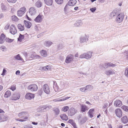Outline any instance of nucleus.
<instances>
[{"instance_id": "nucleus-43", "label": "nucleus", "mask_w": 128, "mask_h": 128, "mask_svg": "<svg viewBox=\"0 0 128 128\" xmlns=\"http://www.w3.org/2000/svg\"><path fill=\"white\" fill-rule=\"evenodd\" d=\"M12 20L16 22L18 21V18L15 16H12Z\"/></svg>"}, {"instance_id": "nucleus-26", "label": "nucleus", "mask_w": 128, "mask_h": 128, "mask_svg": "<svg viewBox=\"0 0 128 128\" xmlns=\"http://www.w3.org/2000/svg\"><path fill=\"white\" fill-rule=\"evenodd\" d=\"M94 109H91L89 110L88 112L89 117L91 118L93 117L94 116Z\"/></svg>"}, {"instance_id": "nucleus-47", "label": "nucleus", "mask_w": 128, "mask_h": 128, "mask_svg": "<svg viewBox=\"0 0 128 128\" xmlns=\"http://www.w3.org/2000/svg\"><path fill=\"white\" fill-rule=\"evenodd\" d=\"M1 8L2 10L5 11L6 10V7L2 4H1Z\"/></svg>"}, {"instance_id": "nucleus-41", "label": "nucleus", "mask_w": 128, "mask_h": 128, "mask_svg": "<svg viewBox=\"0 0 128 128\" xmlns=\"http://www.w3.org/2000/svg\"><path fill=\"white\" fill-rule=\"evenodd\" d=\"M69 109V107L67 106H64L62 108V110L64 112H66Z\"/></svg>"}, {"instance_id": "nucleus-17", "label": "nucleus", "mask_w": 128, "mask_h": 128, "mask_svg": "<svg viewBox=\"0 0 128 128\" xmlns=\"http://www.w3.org/2000/svg\"><path fill=\"white\" fill-rule=\"evenodd\" d=\"M83 23L81 20H78L74 24V26L76 27H78L81 26L82 24Z\"/></svg>"}, {"instance_id": "nucleus-4", "label": "nucleus", "mask_w": 128, "mask_h": 128, "mask_svg": "<svg viewBox=\"0 0 128 128\" xmlns=\"http://www.w3.org/2000/svg\"><path fill=\"white\" fill-rule=\"evenodd\" d=\"M77 112V110L74 108L71 107L68 111V116H72L74 115Z\"/></svg>"}, {"instance_id": "nucleus-38", "label": "nucleus", "mask_w": 128, "mask_h": 128, "mask_svg": "<svg viewBox=\"0 0 128 128\" xmlns=\"http://www.w3.org/2000/svg\"><path fill=\"white\" fill-rule=\"evenodd\" d=\"M18 29L20 31H22L24 30V26L21 24H18Z\"/></svg>"}, {"instance_id": "nucleus-11", "label": "nucleus", "mask_w": 128, "mask_h": 128, "mask_svg": "<svg viewBox=\"0 0 128 128\" xmlns=\"http://www.w3.org/2000/svg\"><path fill=\"white\" fill-rule=\"evenodd\" d=\"M73 59V56L71 54L68 55L65 60V62L67 63H69L71 62Z\"/></svg>"}, {"instance_id": "nucleus-2", "label": "nucleus", "mask_w": 128, "mask_h": 128, "mask_svg": "<svg viewBox=\"0 0 128 128\" xmlns=\"http://www.w3.org/2000/svg\"><path fill=\"white\" fill-rule=\"evenodd\" d=\"M52 106L50 105H46L42 107H40L37 109V111L38 112H46V110H48L52 108Z\"/></svg>"}, {"instance_id": "nucleus-14", "label": "nucleus", "mask_w": 128, "mask_h": 128, "mask_svg": "<svg viewBox=\"0 0 128 128\" xmlns=\"http://www.w3.org/2000/svg\"><path fill=\"white\" fill-rule=\"evenodd\" d=\"M20 97V94L19 93L14 94L12 96V100H14L19 99Z\"/></svg>"}, {"instance_id": "nucleus-34", "label": "nucleus", "mask_w": 128, "mask_h": 128, "mask_svg": "<svg viewBox=\"0 0 128 128\" xmlns=\"http://www.w3.org/2000/svg\"><path fill=\"white\" fill-rule=\"evenodd\" d=\"M40 53L42 56L46 57L47 56V52L45 50H42L40 51Z\"/></svg>"}, {"instance_id": "nucleus-13", "label": "nucleus", "mask_w": 128, "mask_h": 128, "mask_svg": "<svg viewBox=\"0 0 128 128\" xmlns=\"http://www.w3.org/2000/svg\"><path fill=\"white\" fill-rule=\"evenodd\" d=\"M36 10L34 7H32L30 8L29 12L31 16H33L36 14Z\"/></svg>"}, {"instance_id": "nucleus-48", "label": "nucleus", "mask_w": 128, "mask_h": 128, "mask_svg": "<svg viewBox=\"0 0 128 128\" xmlns=\"http://www.w3.org/2000/svg\"><path fill=\"white\" fill-rule=\"evenodd\" d=\"M124 74L128 78V68H126L124 71Z\"/></svg>"}, {"instance_id": "nucleus-19", "label": "nucleus", "mask_w": 128, "mask_h": 128, "mask_svg": "<svg viewBox=\"0 0 128 128\" xmlns=\"http://www.w3.org/2000/svg\"><path fill=\"white\" fill-rule=\"evenodd\" d=\"M78 121L81 124H82L85 122H86L84 118H82L81 117L80 115H79L78 117Z\"/></svg>"}, {"instance_id": "nucleus-39", "label": "nucleus", "mask_w": 128, "mask_h": 128, "mask_svg": "<svg viewBox=\"0 0 128 128\" xmlns=\"http://www.w3.org/2000/svg\"><path fill=\"white\" fill-rule=\"evenodd\" d=\"M86 90H88V91H91L93 87L92 86L90 85H88L85 86Z\"/></svg>"}, {"instance_id": "nucleus-45", "label": "nucleus", "mask_w": 128, "mask_h": 128, "mask_svg": "<svg viewBox=\"0 0 128 128\" xmlns=\"http://www.w3.org/2000/svg\"><path fill=\"white\" fill-rule=\"evenodd\" d=\"M54 112L56 115L60 113V111L59 110L58 108L55 109L54 110Z\"/></svg>"}, {"instance_id": "nucleus-25", "label": "nucleus", "mask_w": 128, "mask_h": 128, "mask_svg": "<svg viewBox=\"0 0 128 128\" xmlns=\"http://www.w3.org/2000/svg\"><path fill=\"white\" fill-rule=\"evenodd\" d=\"M76 0H70L68 2V4L67 5H68L69 6H73L76 4Z\"/></svg>"}, {"instance_id": "nucleus-3", "label": "nucleus", "mask_w": 128, "mask_h": 128, "mask_svg": "<svg viewBox=\"0 0 128 128\" xmlns=\"http://www.w3.org/2000/svg\"><path fill=\"white\" fill-rule=\"evenodd\" d=\"M28 113L27 112H22L19 113L18 114L19 117L21 118H24V119L26 120L28 119V116H29Z\"/></svg>"}, {"instance_id": "nucleus-35", "label": "nucleus", "mask_w": 128, "mask_h": 128, "mask_svg": "<svg viewBox=\"0 0 128 128\" xmlns=\"http://www.w3.org/2000/svg\"><path fill=\"white\" fill-rule=\"evenodd\" d=\"M14 58H15L16 60L24 61L23 59L20 57L19 54L14 56Z\"/></svg>"}, {"instance_id": "nucleus-6", "label": "nucleus", "mask_w": 128, "mask_h": 128, "mask_svg": "<svg viewBox=\"0 0 128 128\" xmlns=\"http://www.w3.org/2000/svg\"><path fill=\"white\" fill-rule=\"evenodd\" d=\"M26 8L24 7H22L20 8L17 12L18 16H22L26 12Z\"/></svg>"}, {"instance_id": "nucleus-62", "label": "nucleus", "mask_w": 128, "mask_h": 128, "mask_svg": "<svg viewBox=\"0 0 128 128\" xmlns=\"http://www.w3.org/2000/svg\"><path fill=\"white\" fill-rule=\"evenodd\" d=\"M116 66V65L115 64L110 63V68H113L114 67Z\"/></svg>"}, {"instance_id": "nucleus-37", "label": "nucleus", "mask_w": 128, "mask_h": 128, "mask_svg": "<svg viewBox=\"0 0 128 128\" xmlns=\"http://www.w3.org/2000/svg\"><path fill=\"white\" fill-rule=\"evenodd\" d=\"M42 3L40 1H38L36 3V6L38 8H40L42 6Z\"/></svg>"}, {"instance_id": "nucleus-46", "label": "nucleus", "mask_w": 128, "mask_h": 128, "mask_svg": "<svg viewBox=\"0 0 128 128\" xmlns=\"http://www.w3.org/2000/svg\"><path fill=\"white\" fill-rule=\"evenodd\" d=\"M104 67L106 68H110V63L107 62L105 63L104 65Z\"/></svg>"}, {"instance_id": "nucleus-49", "label": "nucleus", "mask_w": 128, "mask_h": 128, "mask_svg": "<svg viewBox=\"0 0 128 128\" xmlns=\"http://www.w3.org/2000/svg\"><path fill=\"white\" fill-rule=\"evenodd\" d=\"M0 50L3 52H4L6 51V48L5 46H2L0 47Z\"/></svg>"}, {"instance_id": "nucleus-44", "label": "nucleus", "mask_w": 128, "mask_h": 128, "mask_svg": "<svg viewBox=\"0 0 128 128\" xmlns=\"http://www.w3.org/2000/svg\"><path fill=\"white\" fill-rule=\"evenodd\" d=\"M121 108L124 110L127 111L128 110V106H122Z\"/></svg>"}, {"instance_id": "nucleus-27", "label": "nucleus", "mask_w": 128, "mask_h": 128, "mask_svg": "<svg viewBox=\"0 0 128 128\" xmlns=\"http://www.w3.org/2000/svg\"><path fill=\"white\" fill-rule=\"evenodd\" d=\"M86 58L87 59H90L92 56V53L90 52H88L85 53Z\"/></svg>"}, {"instance_id": "nucleus-10", "label": "nucleus", "mask_w": 128, "mask_h": 128, "mask_svg": "<svg viewBox=\"0 0 128 128\" xmlns=\"http://www.w3.org/2000/svg\"><path fill=\"white\" fill-rule=\"evenodd\" d=\"M44 16L40 14H39L34 19V21L36 22H40L42 21Z\"/></svg>"}, {"instance_id": "nucleus-59", "label": "nucleus", "mask_w": 128, "mask_h": 128, "mask_svg": "<svg viewBox=\"0 0 128 128\" xmlns=\"http://www.w3.org/2000/svg\"><path fill=\"white\" fill-rule=\"evenodd\" d=\"M10 89L12 91H14L16 90V87L14 86H12Z\"/></svg>"}, {"instance_id": "nucleus-54", "label": "nucleus", "mask_w": 128, "mask_h": 128, "mask_svg": "<svg viewBox=\"0 0 128 128\" xmlns=\"http://www.w3.org/2000/svg\"><path fill=\"white\" fill-rule=\"evenodd\" d=\"M85 53L82 54H81L79 58H86V56H85Z\"/></svg>"}, {"instance_id": "nucleus-50", "label": "nucleus", "mask_w": 128, "mask_h": 128, "mask_svg": "<svg viewBox=\"0 0 128 128\" xmlns=\"http://www.w3.org/2000/svg\"><path fill=\"white\" fill-rule=\"evenodd\" d=\"M5 40L6 42H11L13 41V40L10 39L9 38H6L5 39Z\"/></svg>"}, {"instance_id": "nucleus-23", "label": "nucleus", "mask_w": 128, "mask_h": 128, "mask_svg": "<svg viewBox=\"0 0 128 128\" xmlns=\"http://www.w3.org/2000/svg\"><path fill=\"white\" fill-rule=\"evenodd\" d=\"M53 44V42L50 40H46L44 42V44L46 47H50Z\"/></svg>"}, {"instance_id": "nucleus-52", "label": "nucleus", "mask_w": 128, "mask_h": 128, "mask_svg": "<svg viewBox=\"0 0 128 128\" xmlns=\"http://www.w3.org/2000/svg\"><path fill=\"white\" fill-rule=\"evenodd\" d=\"M68 122L69 123L71 124L72 125H73L74 123H75L74 121L73 120L71 119L70 120H68Z\"/></svg>"}, {"instance_id": "nucleus-15", "label": "nucleus", "mask_w": 128, "mask_h": 128, "mask_svg": "<svg viewBox=\"0 0 128 128\" xmlns=\"http://www.w3.org/2000/svg\"><path fill=\"white\" fill-rule=\"evenodd\" d=\"M104 73L108 76H110L114 74V70L111 69L106 70L105 71Z\"/></svg>"}, {"instance_id": "nucleus-7", "label": "nucleus", "mask_w": 128, "mask_h": 128, "mask_svg": "<svg viewBox=\"0 0 128 128\" xmlns=\"http://www.w3.org/2000/svg\"><path fill=\"white\" fill-rule=\"evenodd\" d=\"M43 89L44 92L47 94H49L50 89L47 84H45L43 86Z\"/></svg>"}, {"instance_id": "nucleus-28", "label": "nucleus", "mask_w": 128, "mask_h": 128, "mask_svg": "<svg viewBox=\"0 0 128 128\" xmlns=\"http://www.w3.org/2000/svg\"><path fill=\"white\" fill-rule=\"evenodd\" d=\"M5 36L3 34H2L1 35L0 37V44H2L3 43L5 40Z\"/></svg>"}, {"instance_id": "nucleus-40", "label": "nucleus", "mask_w": 128, "mask_h": 128, "mask_svg": "<svg viewBox=\"0 0 128 128\" xmlns=\"http://www.w3.org/2000/svg\"><path fill=\"white\" fill-rule=\"evenodd\" d=\"M50 68L51 67L50 66H45L42 67L41 69L44 70H50Z\"/></svg>"}, {"instance_id": "nucleus-64", "label": "nucleus", "mask_w": 128, "mask_h": 128, "mask_svg": "<svg viewBox=\"0 0 128 128\" xmlns=\"http://www.w3.org/2000/svg\"><path fill=\"white\" fill-rule=\"evenodd\" d=\"M124 54L126 57V58H128V52L126 51V52L124 53Z\"/></svg>"}, {"instance_id": "nucleus-8", "label": "nucleus", "mask_w": 128, "mask_h": 128, "mask_svg": "<svg viewBox=\"0 0 128 128\" xmlns=\"http://www.w3.org/2000/svg\"><path fill=\"white\" fill-rule=\"evenodd\" d=\"M10 33L13 34H14L17 33V30L14 25L13 24L11 25L10 27Z\"/></svg>"}, {"instance_id": "nucleus-53", "label": "nucleus", "mask_w": 128, "mask_h": 128, "mask_svg": "<svg viewBox=\"0 0 128 128\" xmlns=\"http://www.w3.org/2000/svg\"><path fill=\"white\" fill-rule=\"evenodd\" d=\"M68 122L69 123L71 124L72 125H73L74 123H75L74 121L73 120L71 119L70 120H68Z\"/></svg>"}, {"instance_id": "nucleus-42", "label": "nucleus", "mask_w": 128, "mask_h": 128, "mask_svg": "<svg viewBox=\"0 0 128 128\" xmlns=\"http://www.w3.org/2000/svg\"><path fill=\"white\" fill-rule=\"evenodd\" d=\"M24 38V36L20 34L19 37L18 38V40L20 42H21L22 40Z\"/></svg>"}, {"instance_id": "nucleus-55", "label": "nucleus", "mask_w": 128, "mask_h": 128, "mask_svg": "<svg viewBox=\"0 0 128 128\" xmlns=\"http://www.w3.org/2000/svg\"><path fill=\"white\" fill-rule=\"evenodd\" d=\"M116 15V14L115 12L114 11H113L111 13L110 16L111 17H113L115 16Z\"/></svg>"}, {"instance_id": "nucleus-51", "label": "nucleus", "mask_w": 128, "mask_h": 128, "mask_svg": "<svg viewBox=\"0 0 128 128\" xmlns=\"http://www.w3.org/2000/svg\"><path fill=\"white\" fill-rule=\"evenodd\" d=\"M56 2L58 4H60L63 2V0H55Z\"/></svg>"}, {"instance_id": "nucleus-56", "label": "nucleus", "mask_w": 128, "mask_h": 128, "mask_svg": "<svg viewBox=\"0 0 128 128\" xmlns=\"http://www.w3.org/2000/svg\"><path fill=\"white\" fill-rule=\"evenodd\" d=\"M80 90L82 92H84L86 90L85 87L80 88Z\"/></svg>"}, {"instance_id": "nucleus-24", "label": "nucleus", "mask_w": 128, "mask_h": 128, "mask_svg": "<svg viewBox=\"0 0 128 128\" xmlns=\"http://www.w3.org/2000/svg\"><path fill=\"white\" fill-rule=\"evenodd\" d=\"M25 26L28 28H30L32 26V24L30 22L24 20V21Z\"/></svg>"}, {"instance_id": "nucleus-9", "label": "nucleus", "mask_w": 128, "mask_h": 128, "mask_svg": "<svg viewBox=\"0 0 128 128\" xmlns=\"http://www.w3.org/2000/svg\"><path fill=\"white\" fill-rule=\"evenodd\" d=\"M116 116L119 118H121L122 115V112L121 109L118 108L116 109L115 111Z\"/></svg>"}, {"instance_id": "nucleus-36", "label": "nucleus", "mask_w": 128, "mask_h": 128, "mask_svg": "<svg viewBox=\"0 0 128 128\" xmlns=\"http://www.w3.org/2000/svg\"><path fill=\"white\" fill-rule=\"evenodd\" d=\"M11 92L9 90H7L5 93L4 95V97L8 98L11 95Z\"/></svg>"}, {"instance_id": "nucleus-61", "label": "nucleus", "mask_w": 128, "mask_h": 128, "mask_svg": "<svg viewBox=\"0 0 128 128\" xmlns=\"http://www.w3.org/2000/svg\"><path fill=\"white\" fill-rule=\"evenodd\" d=\"M10 26V25L9 24H7L6 26L4 29L6 30H7L9 28Z\"/></svg>"}, {"instance_id": "nucleus-20", "label": "nucleus", "mask_w": 128, "mask_h": 128, "mask_svg": "<svg viewBox=\"0 0 128 128\" xmlns=\"http://www.w3.org/2000/svg\"><path fill=\"white\" fill-rule=\"evenodd\" d=\"M64 11L66 14H67L70 12L71 10L70 9V6L68 5H66L64 8Z\"/></svg>"}, {"instance_id": "nucleus-5", "label": "nucleus", "mask_w": 128, "mask_h": 128, "mask_svg": "<svg viewBox=\"0 0 128 128\" xmlns=\"http://www.w3.org/2000/svg\"><path fill=\"white\" fill-rule=\"evenodd\" d=\"M38 86L35 84H31L28 87V90L32 92L36 91L38 90Z\"/></svg>"}, {"instance_id": "nucleus-31", "label": "nucleus", "mask_w": 128, "mask_h": 128, "mask_svg": "<svg viewBox=\"0 0 128 128\" xmlns=\"http://www.w3.org/2000/svg\"><path fill=\"white\" fill-rule=\"evenodd\" d=\"M70 98V97H66L65 98L62 99H60L59 98L55 99L53 100V101L56 102L62 101L66 100L68 99H69Z\"/></svg>"}, {"instance_id": "nucleus-21", "label": "nucleus", "mask_w": 128, "mask_h": 128, "mask_svg": "<svg viewBox=\"0 0 128 128\" xmlns=\"http://www.w3.org/2000/svg\"><path fill=\"white\" fill-rule=\"evenodd\" d=\"M122 102L119 100H117L114 102V105L116 106L119 107L122 106Z\"/></svg>"}, {"instance_id": "nucleus-58", "label": "nucleus", "mask_w": 128, "mask_h": 128, "mask_svg": "<svg viewBox=\"0 0 128 128\" xmlns=\"http://www.w3.org/2000/svg\"><path fill=\"white\" fill-rule=\"evenodd\" d=\"M96 8L95 7L91 8L90 9V10L92 12H94L96 10Z\"/></svg>"}, {"instance_id": "nucleus-1", "label": "nucleus", "mask_w": 128, "mask_h": 128, "mask_svg": "<svg viewBox=\"0 0 128 128\" xmlns=\"http://www.w3.org/2000/svg\"><path fill=\"white\" fill-rule=\"evenodd\" d=\"M124 16V13H121L117 15L116 18V22L118 24L122 22V21Z\"/></svg>"}, {"instance_id": "nucleus-29", "label": "nucleus", "mask_w": 128, "mask_h": 128, "mask_svg": "<svg viewBox=\"0 0 128 128\" xmlns=\"http://www.w3.org/2000/svg\"><path fill=\"white\" fill-rule=\"evenodd\" d=\"M45 4L48 6H51L53 3L52 0H44Z\"/></svg>"}, {"instance_id": "nucleus-18", "label": "nucleus", "mask_w": 128, "mask_h": 128, "mask_svg": "<svg viewBox=\"0 0 128 128\" xmlns=\"http://www.w3.org/2000/svg\"><path fill=\"white\" fill-rule=\"evenodd\" d=\"M110 105L109 104V103L108 102L106 103H105L102 108V110L103 111L105 112L106 113H107V108L108 106H108V105Z\"/></svg>"}, {"instance_id": "nucleus-16", "label": "nucleus", "mask_w": 128, "mask_h": 128, "mask_svg": "<svg viewBox=\"0 0 128 128\" xmlns=\"http://www.w3.org/2000/svg\"><path fill=\"white\" fill-rule=\"evenodd\" d=\"M88 40V38L86 36H82L80 38V42L81 43H83L84 42H86Z\"/></svg>"}, {"instance_id": "nucleus-57", "label": "nucleus", "mask_w": 128, "mask_h": 128, "mask_svg": "<svg viewBox=\"0 0 128 128\" xmlns=\"http://www.w3.org/2000/svg\"><path fill=\"white\" fill-rule=\"evenodd\" d=\"M7 0L9 2L14 3H15L17 0Z\"/></svg>"}, {"instance_id": "nucleus-30", "label": "nucleus", "mask_w": 128, "mask_h": 128, "mask_svg": "<svg viewBox=\"0 0 128 128\" xmlns=\"http://www.w3.org/2000/svg\"><path fill=\"white\" fill-rule=\"evenodd\" d=\"M61 119L63 120H67L68 119V116L66 114H62L60 115Z\"/></svg>"}, {"instance_id": "nucleus-12", "label": "nucleus", "mask_w": 128, "mask_h": 128, "mask_svg": "<svg viewBox=\"0 0 128 128\" xmlns=\"http://www.w3.org/2000/svg\"><path fill=\"white\" fill-rule=\"evenodd\" d=\"M25 97L27 99L31 100L34 98V95L31 93H28L26 94Z\"/></svg>"}, {"instance_id": "nucleus-33", "label": "nucleus", "mask_w": 128, "mask_h": 128, "mask_svg": "<svg viewBox=\"0 0 128 128\" xmlns=\"http://www.w3.org/2000/svg\"><path fill=\"white\" fill-rule=\"evenodd\" d=\"M60 86L62 89L66 88V84L64 82H62L60 83Z\"/></svg>"}, {"instance_id": "nucleus-60", "label": "nucleus", "mask_w": 128, "mask_h": 128, "mask_svg": "<svg viewBox=\"0 0 128 128\" xmlns=\"http://www.w3.org/2000/svg\"><path fill=\"white\" fill-rule=\"evenodd\" d=\"M23 54L24 56L26 58L28 54L26 52H24L22 53Z\"/></svg>"}, {"instance_id": "nucleus-32", "label": "nucleus", "mask_w": 128, "mask_h": 128, "mask_svg": "<svg viewBox=\"0 0 128 128\" xmlns=\"http://www.w3.org/2000/svg\"><path fill=\"white\" fill-rule=\"evenodd\" d=\"M122 122L124 124L128 122V119L126 116H123L121 118Z\"/></svg>"}, {"instance_id": "nucleus-22", "label": "nucleus", "mask_w": 128, "mask_h": 128, "mask_svg": "<svg viewBox=\"0 0 128 128\" xmlns=\"http://www.w3.org/2000/svg\"><path fill=\"white\" fill-rule=\"evenodd\" d=\"M80 109L82 112H84L88 110L89 108L86 105L82 104L81 106Z\"/></svg>"}, {"instance_id": "nucleus-63", "label": "nucleus", "mask_w": 128, "mask_h": 128, "mask_svg": "<svg viewBox=\"0 0 128 128\" xmlns=\"http://www.w3.org/2000/svg\"><path fill=\"white\" fill-rule=\"evenodd\" d=\"M16 121H19L20 122H22L26 120H22V119H16Z\"/></svg>"}]
</instances>
